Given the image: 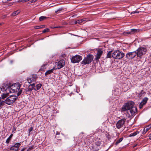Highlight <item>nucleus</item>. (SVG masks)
I'll use <instances>...</instances> for the list:
<instances>
[{
    "label": "nucleus",
    "mask_w": 151,
    "mask_h": 151,
    "mask_svg": "<svg viewBox=\"0 0 151 151\" xmlns=\"http://www.w3.org/2000/svg\"><path fill=\"white\" fill-rule=\"evenodd\" d=\"M134 105L133 102L129 101L123 106L122 110L127 111V113L128 114V117L132 116L137 111V108L135 106L134 107Z\"/></svg>",
    "instance_id": "1"
},
{
    "label": "nucleus",
    "mask_w": 151,
    "mask_h": 151,
    "mask_svg": "<svg viewBox=\"0 0 151 151\" xmlns=\"http://www.w3.org/2000/svg\"><path fill=\"white\" fill-rule=\"evenodd\" d=\"M21 84L19 83H15L12 85L10 84V93L18 92L17 96H19L22 93V90L20 89Z\"/></svg>",
    "instance_id": "2"
},
{
    "label": "nucleus",
    "mask_w": 151,
    "mask_h": 151,
    "mask_svg": "<svg viewBox=\"0 0 151 151\" xmlns=\"http://www.w3.org/2000/svg\"><path fill=\"white\" fill-rule=\"evenodd\" d=\"M0 88L1 91H6L7 92L6 93H4L1 95L2 99H4L7 97L9 95V82H7L4 83Z\"/></svg>",
    "instance_id": "3"
},
{
    "label": "nucleus",
    "mask_w": 151,
    "mask_h": 151,
    "mask_svg": "<svg viewBox=\"0 0 151 151\" xmlns=\"http://www.w3.org/2000/svg\"><path fill=\"white\" fill-rule=\"evenodd\" d=\"M124 56V54L119 50L114 51L112 53V56L115 59H120Z\"/></svg>",
    "instance_id": "4"
},
{
    "label": "nucleus",
    "mask_w": 151,
    "mask_h": 151,
    "mask_svg": "<svg viewBox=\"0 0 151 151\" xmlns=\"http://www.w3.org/2000/svg\"><path fill=\"white\" fill-rule=\"evenodd\" d=\"M147 51V49L144 47H141L139 48L136 51L137 56L138 57L141 58L142 55L146 53Z\"/></svg>",
    "instance_id": "5"
},
{
    "label": "nucleus",
    "mask_w": 151,
    "mask_h": 151,
    "mask_svg": "<svg viewBox=\"0 0 151 151\" xmlns=\"http://www.w3.org/2000/svg\"><path fill=\"white\" fill-rule=\"evenodd\" d=\"M93 58V56L92 55H88L81 62V64L86 65L91 63Z\"/></svg>",
    "instance_id": "6"
},
{
    "label": "nucleus",
    "mask_w": 151,
    "mask_h": 151,
    "mask_svg": "<svg viewBox=\"0 0 151 151\" xmlns=\"http://www.w3.org/2000/svg\"><path fill=\"white\" fill-rule=\"evenodd\" d=\"M82 59V57L79 55H76L73 57L71 59V62L73 63H77Z\"/></svg>",
    "instance_id": "7"
},
{
    "label": "nucleus",
    "mask_w": 151,
    "mask_h": 151,
    "mask_svg": "<svg viewBox=\"0 0 151 151\" xmlns=\"http://www.w3.org/2000/svg\"><path fill=\"white\" fill-rule=\"evenodd\" d=\"M126 119H123L119 120L116 124V127L118 129H119L122 127L124 124L125 122Z\"/></svg>",
    "instance_id": "8"
},
{
    "label": "nucleus",
    "mask_w": 151,
    "mask_h": 151,
    "mask_svg": "<svg viewBox=\"0 0 151 151\" xmlns=\"http://www.w3.org/2000/svg\"><path fill=\"white\" fill-rule=\"evenodd\" d=\"M137 56V54L136 51L133 52H129L126 54V57L128 59L133 58L135 57L136 56Z\"/></svg>",
    "instance_id": "9"
},
{
    "label": "nucleus",
    "mask_w": 151,
    "mask_h": 151,
    "mask_svg": "<svg viewBox=\"0 0 151 151\" xmlns=\"http://www.w3.org/2000/svg\"><path fill=\"white\" fill-rule=\"evenodd\" d=\"M65 64V62L63 60H60L57 63L56 65L57 66V68H55L56 69H59L63 67Z\"/></svg>",
    "instance_id": "10"
},
{
    "label": "nucleus",
    "mask_w": 151,
    "mask_h": 151,
    "mask_svg": "<svg viewBox=\"0 0 151 151\" xmlns=\"http://www.w3.org/2000/svg\"><path fill=\"white\" fill-rule=\"evenodd\" d=\"M103 53V50L102 49H100L98 50L97 53L95 55V60H97L100 58Z\"/></svg>",
    "instance_id": "11"
},
{
    "label": "nucleus",
    "mask_w": 151,
    "mask_h": 151,
    "mask_svg": "<svg viewBox=\"0 0 151 151\" xmlns=\"http://www.w3.org/2000/svg\"><path fill=\"white\" fill-rule=\"evenodd\" d=\"M20 145V143H17L10 148V150H14L15 151H17L18 150V148Z\"/></svg>",
    "instance_id": "12"
},
{
    "label": "nucleus",
    "mask_w": 151,
    "mask_h": 151,
    "mask_svg": "<svg viewBox=\"0 0 151 151\" xmlns=\"http://www.w3.org/2000/svg\"><path fill=\"white\" fill-rule=\"evenodd\" d=\"M148 99L147 97H145L142 100V101L140 103L139 105V108L141 109L143 106L145 105L147 102Z\"/></svg>",
    "instance_id": "13"
},
{
    "label": "nucleus",
    "mask_w": 151,
    "mask_h": 151,
    "mask_svg": "<svg viewBox=\"0 0 151 151\" xmlns=\"http://www.w3.org/2000/svg\"><path fill=\"white\" fill-rule=\"evenodd\" d=\"M41 84L40 83L37 84L36 86H35V83H33L29 85L30 86H32V87L34 89L35 91H37L39 90L41 87Z\"/></svg>",
    "instance_id": "14"
},
{
    "label": "nucleus",
    "mask_w": 151,
    "mask_h": 151,
    "mask_svg": "<svg viewBox=\"0 0 151 151\" xmlns=\"http://www.w3.org/2000/svg\"><path fill=\"white\" fill-rule=\"evenodd\" d=\"M9 97H8L4 101H1V98H0V104L2 105H5V104L8 105H9Z\"/></svg>",
    "instance_id": "15"
},
{
    "label": "nucleus",
    "mask_w": 151,
    "mask_h": 151,
    "mask_svg": "<svg viewBox=\"0 0 151 151\" xmlns=\"http://www.w3.org/2000/svg\"><path fill=\"white\" fill-rule=\"evenodd\" d=\"M17 96L10 95V104L14 103L17 98Z\"/></svg>",
    "instance_id": "16"
},
{
    "label": "nucleus",
    "mask_w": 151,
    "mask_h": 151,
    "mask_svg": "<svg viewBox=\"0 0 151 151\" xmlns=\"http://www.w3.org/2000/svg\"><path fill=\"white\" fill-rule=\"evenodd\" d=\"M151 127V124H150L147 127L144 129L143 131L142 132V134H145Z\"/></svg>",
    "instance_id": "17"
},
{
    "label": "nucleus",
    "mask_w": 151,
    "mask_h": 151,
    "mask_svg": "<svg viewBox=\"0 0 151 151\" xmlns=\"http://www.w3.org/2000/svg\"><path fill=\"white\" fill-rule=\"evenodd\" d=\"M139 29H131L130 31L127 32V34H133L136 33L138 32H139Z\"/></svg>",
    "instance_id": "18"
},
{
    "label": "nucleus",
    "mask_w": 151,
    "mask_h": 151,
    "mask_svg": "<svg viewBox=\"0 0 151 151\" xmlns=\"http://www.w3.org/2000/svg\"><path fill=\"white\" fill-rule=\"evenodd\" d=\"M55 70V67H54L52 69L47 70L45 73V75L47 76L51 73L53 72V71Z\"/></svg>",
    "instance_id": "19"
},
{
    "label": "nucleus",
    "mask_w": 151,
    "mask_h": 151,
    "mask_svg": "<svg viewBox=\"0 0 151 151\" xmlns=\"http://www.w3.org/2000/svg\"><path fill=\"white\" fill-rule=\"evenodd\" d=\"M139 132L138 131H136L135 132H134L133 133H132L130 134L129 135V137L134 136L136 135L137 134H138L139 133Z\"/></svg>",
    "instance_id": "20"
},
{
    "label": "nucleus",
    "mask_w": 151,
    "mask_h": 151,
    "mask_svg": "<svg viewBox=\"0 0 151 151\" xmlns=\"http://www.w3.org/2000/svg\"><path fill=\"white\" fill-rule=\"evenodd\" d=\"M84 21V20L83 19H80V20H78L77 21H75L74 22V24H80V23H82V22H83Z\"/></svg>",
    "instance_id": "21"
},
{
    "label": "nucleus",
    "mask_w": 151,
    "mask_h": 151,
    "mask_svg": "<svg viewBox=\"0 0 151 151\" xmlns=\"http://www.w3.org/2000/svg\"><path fill=\"white\" fill-rule=\"evenodd\" d=\"M112 51H109L108 53L107 54V56H106V57L107 58H111V57H112Z\"/></svg>",
    "instance_id": "22"
},
{
    "label": "nucleus",
    "mask_w": 151,
    "mask_h": 151,
    "mask_svg": "<svg viewBox=\"0 0 151 151\" xmlns=\"http://www.w3.org/2000/svg\"><path fill=\"white\" fill-rule=\"evenodd\" d=\"M123 139V137H121L116 142L115 144L116 145H117L118 144L120 143L122 141Z\"/></svg>",
    "instance_id": "23"
},
{
    "label": "nucleus",
    "mask_w": 151,
    "mask_h": 151,
    "mask_svg": "<svg viewBox=\"0 0 151 151\" xmlns=\"http://www.w3.org/2000/svg\"><path fill=\"white\" fill-rule=\"evenodd\" d=\"M20 12L19 11H16L14 12L12 14V16H15L17 15Z\"/></svg>",
    "instance_id": "24"
},
{
    "label": "nucleus",
    "mask_w": 151,
    "mask_h": 151,
    "mask_svg": "<svg viewBox=\"0 0 151 151\" xmlns=\"http://www.w3.org/2000/svg\"><path fill=\"white\" fill-rule=\"evenodd\" d=\"M49 62H48V63H47V62H45L43 64V65H42V66H41V69H44L45 68V66L46 65L48 64H49Z\"/></svg>",
    "instance_id": "25"
},
{
    "label": "nucleus",
    "mask_w": 151,
    "mask_h": 151,
    "mask_svg": "<svg viewBox=\"0 0 151 151\" xmlns=\"http://www.w3.org/2000/svg\"><path fill=\"white\" fill-rule=\"evenodd\" d=\"M47 17L45 16H41L39 18V20L40 21H42L46 19Z\"/></svg>",
    "instance_id": "26"
},
{
    "label": "nucleus",
    "mask_w": 151,
    "mask_h": 151,
    "mask_svg": "<svg viewBox=\"0 0 151 151\" xmlns=\"http://www.w3.org/2000/svg\"><path fill=\"white\" fill-rule=\"evenodd\" d=\"M33 89H34L32 87V86H29V88H28V89L27 90V91H32Z\"/></svg>",
    "instance_id": "27"
},
{
    "label": "nucleus",
    "mask_w": 151,
    "mask_h": 151,
    "mask_svg": "<svg viewBox=\"0 0 151 151\" xmlns=\"http://www.w3.org/2000/svg\"><path fill=\"white\" fill-rule=\"evenodd\" d=\"M49 31V29L48 28H46L45 29H44L43 31V33H45L47 32H48Z\"/></svg>",
    "instance_id": "28"
},
{
    "label": "nucleus",
    "mask_w": 151,
    "mask_h": 151,
    "mask_svg": "<svg viewBox=\"0 0 151 151\" xmlns=\"http://www.w3.org/2000/svg\"><path fill=\"white\" fill-rule=\"evenodd\" d=\"M62 10V8H59L58 9L55 10V13H57L61 11Z\"/></svg>",
    "instance_id": "29"
},
{
    "label": "nucleus",
    "mask_w": 151,
    "mask_h": 151,
    "mask_svg": "<svg viewBox=\"0 0 151 151\" xmlns=\"http://www.w3.org/2000/svg\"><path fill=\"white\" fill-rule=\"evenodd\" d=\"M34 79H35H35L34 78H32V80L31 78H30V79L28 80V82H29V83H32V81H34Z\"/></svg>",
    "instance_id": "30"
},
{
    "label": "nucleus",
    "mask_w": 151,
    "mask_h": 151,
    "mask_svg": "<svg viewBox=\"0 0 151 151\" xmlns=\"http://www.w3.org/2000/svg\"><path fill=\"white\" fill-rule=\"evenodd\" d=\"M101 145V143L100 142H96V145L97 146H99Z\"/></svg>",
    "instance_id": "31"
},
{
    "label": "nucleus",
    "mask_w": 151,
    "mask_h": 151,
    "mask_svg": "<svg viewBox=\"0 0 151 151\" xmlns=\"http://www.w3.org/2000/svg\"><path fill=\"white\" fill-rule=\"evenodd\" d=\"M9 142V137L7 139L6 142L7 144H8Z\"/></svg>",
    "instance_id": "32"
},
{
    "label": "nucleus",
    "mask_w": 151,
    "mask_h": 151,
    "mask_svg": "<svg viewBox=\"0 0 151 151\" xmlns=\"http://www.w3.org/2000/svg\"><path fill=\"white\" fill-rule=\"evenodd\" d=\"M33 130V128L32 127H30L29 129V133H30Z\"/></svg>",
    "instance_id": "33"
},
{
    "label": "nucleus",
    "mask_w": 151,
    "mask_h": 151,
    "mask_svg": "<svg viewBox=\"0 0 151 151\" xmlns=\"http://www.w3.org/2000/svg\"><path fill=\"white\" fill-rule=\"evenodd\" d=\"M139 13V12H137V11H134V12H132L131 13V14H134V13Z\"/></svg>",
    "instance_id": "34"
},
{
    "label": "nucleus",
    "mask_w": 151,
    "mask_h": 151,
    "mask_svg": "<svg viewBox=\"0 0 151 151\" xmlns=\"http://www.w3.org/2000/svg\"><path fill=\"white\" fill-rule=\"evenodd\" d=\"M41 26H38L36 28V29H39V28H42V27H41Z\"/></svg>",
    "instance_id": "35"
},
{
    "label": "nucleus",
    "mask_w": 151,
    "mask_h": 151,
    "mask_svg": "<svg viewBox=\"0 0 151 151\" xmlns=\"http://www.w3.org/2000/svg\"><path fill=\"white\" fill-rule=\"evenodd\" d=\"M149 138L150 140H151V133L150 134L149 136Z\"/></svg>",
    "instance_id": "36"
},
{
    "label": "nucleus",
    "mask_w": 151,
    "mask_h": 151,
    "mask_svg": "<svg viewBox=\"0 0 151 151\" xmlns=\"http://www.w3.org/2000/svg\"><path fill=\"white\" fill-rule=\"evenodd\" d=\"M33 146H32V147H29V149L30 150H32L33 149Z\"/></svg>",
    "instance_id": "37"
},
{
    "label": "nucleus",
    "mask_w": 151,
    "mask_h": 151,
    "mask_svg": "<svg viewBox=\"0 0 151 151\" xmlns=\"http://www.w3.org/2000/svg\"><path fill=\"white\" fill-rule=\"evenodd\" d=\"M37 0H32L31 1V3L35 2Z\"/></svg>",
    "instance_id": "38"
},
{
    "label": "nucleus",
    "mask_w": 151,
    "mask_h": 151,
    "mask_svg": "<svg viewBox=\"0 0 151 151\" xmlns=\"http://www.w3.org/2000/svg\"><path fill=\"white\" fill-rule=\"evenodd\" d=\"M26 150V148H22L20 151H24V150Z\"/></svg>",
    "instance_id": "39"
},
{
    "label": "nucleus",
    "mask_w": 151,
    "mask_h": 151,
    "mask_svg": "<svg viewBox=\"0 0 151 151\" xmlns=\"http://www.w3.org/2000/svg\"><path fill=\"white\" fill-rule=\"evenodd\" d=\"M12 136H13L12 134H11V135H10V139H11V138L12 137Z\"/></svg>",
    "instance_id": "40"
},
{
    "label": "nucleus",
    "mask_w": 151,
    "mask_h": 151,
    "mask_svg": "<svg viewBox=\"0 0 151 151\" xmlns=\"http://www.w3.org/2000/svg\"><path fill=\"white\" fill-rule=\"evenodd\" d=\"M59 27H53L52 28H58Z\"/></svg>",
    "instance_id": "41"
},
{
    "label": "nucleus",
    "mask_w": 151,
    "mask_h": 151,
    "mask_svg": "<svg viewBox=\"0 0 151 151\" xmlns=\"http://www.w3.org/2000/svg\"><path fill=\"white\" fill-rule=\"evenodd\" d=\"M27 151H30V150L29 149H28L27 150Z\"/></svg>",
    "instance_id": "42"
},
{
    "label": "nucleus",
    "mask_w": 151,
    "mask_h": 151,
    "mask_svg": "<svg viewBox=\"0 0 151 151\" xmlns=\"http://www.w3.org/2000/svg\"><path fill=\"white\" fill-rule=\"evenodd\" d=\"M2 23H0V25H1V24H2Z\"/></svg>",
    "instance_id": "43"
},
{
    "label": "nucleus",
    "mask_w": 151,
    "mask_h": 151,
    "mask_svg": "<svg viewBox=\"0 0 151 151\" xmlns=\"http://www.w3.org/2000/svg\"><path fill=\"white\" fill-rule=\"evenodd\" d=\"M10 5H12V4H11V3H10Z\"/></svg>",
    "instance_id": "44"
},
{
    "label": "nucleus",
    "mask_w": 151,
    "mask_h": 151,
    "mask_svg": "<svg viewBox=\"0 0 151 151\" xmlns=\"http://www.w3.org/2000/svg\"><path fill=\"white\" fill-rule=\"evenodd\" d=\"M11 45V44L10 43V45Z\"/></svg>",
    "instance_id": "45"
}]
</instances>
